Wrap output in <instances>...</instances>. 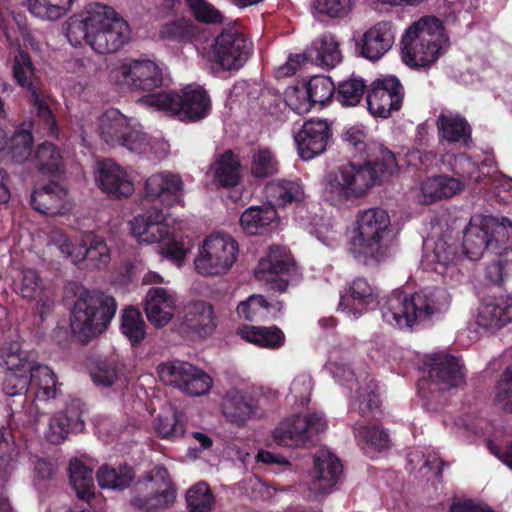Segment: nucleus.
Instances as JSON below:
<instances>
[{
    "mask_svg": "<svg viewBox=\"0 0 512 512\" xmlns=\"http://www.w3.org/2000/svg\"><path fill=\"white\" fill-rule=\"evenodd\" d=\"M341 140L351 157L325 177L323 196L333 206H346L363 198L373 186L388 181L400 167L395 154L370 140L362 127L345 129Z\"/></svg>",
    "mask_w": 512,
    "mask_h": 512,
    "instance_id": "nucleus-1",
    "label": "nucleus"
},
{
    "mask_svg": "<svg viewBox=\"0 0 512 512\" xmlns=\"http://www.w3.org/2000/svg\"><path fill=\"white\" fill-rule=\"evenodd\" d=\"M390 233L391 220L385 209L359 211L349 250L364 265H378L389 256Z\"/></svg>",
    "mask_w": 512,
    "mask_h": 512,
    "instance_id": "nucleus-2",
    "label": "nucleus"
},
{
    "mask_svg": "<svg viewBox=\"0 0 512 512\" xmlns=\"http://www.w3.org/2000/svg\"><path fill=\"white\" fill-rule=\"evenodd\" d=\"M10 68L14 82L26 91L32 107L37 112V122H32L30 126L34 128L38 125L43 134L56 136V119L46 101L41 73L35 67L29 52L18 48L10 60Z\"/></svg>",
    "mask_w": 512,
    "mask_h": 512,
    "instance_id": "nucleus-3",
    "label": "nucleus"
},
{
    "mask_svg": "<svg viewBox=\"0 0 512 512\" xmlns=\"http://www.w3.org/2000/svg\"><path fill=\"white\" fill-rule=\"evenodd\" d=\"M463 254L471 261L484 252L499 253L512 249V222L493 216L474 215L463 231Z\"/></svg>",
    "mask_w": 512,
    "mask_h": 512,
    "instance_id": "nucleus-4",
    "label": "nucleus"
},
{
    "mask_svg": "<svg viewBox=\"0 0 512 512\" xmlns=\"http://www.w3.org/2000/svg\"><path fill=\"white\" fill-rule=\"evenodd\" d=\"M116 309L112 296L84 289L71 311V329L83 341H89L107 329Z\"/></svg>",
    "mask_w": 512,
    "mask_h": 512,
    "instance_id": "nucleus-5",
    "label": "nucleus"
},
{
    "mask_svg": "<svg viewBox=\"0 0 512 512\" xmlns=\"http://www.w3.org/2000/svg\"><path fill=\"white\" fill-rule=\"evenodd\" d=\"M141 100L147 106L170 112L186 123L203 120L212 109L209 94L200 86L188 85L180 93L170 91L148 94Z\"/></svg>",
    "mask_w": 512,
    "mask_h": 512,
    "instance_id": "nucleus-6",
    "label": "nucleus"
},
{
    "mask_svg": "<svg viewBox=\"0 0 512 512\" xmlns=\"http://www.w3.org/2000/svg\"><path fill=\"white\" fill-rule=\"evenodd\" d=\"M238 242L229 234L217 233L207 236L199 247L194 260L195 270L203 276L226 274L238 258Z\"/></svg>",
    "mask_w": 512,
    "mask_h": 512,
    "instance_id": "nucleus-7",
    "label": "nucleus"
},
{
    "mask_svg": "<svg viewBox=\"0 0 512 512\" xmlns=\"http://www.w3.org/2000/svg\"><path fill=\"white\" fill-rule=\"evenodd\" d=\"M176 499V490L164 466L150 470L143 482L136 485V494L130 504L142 512H162L169 508Z\"/></svg>",
    "mask_w": 512,
    "mask_h": 512,
    "instance_id": "nucleus-8",
    "label": "nucleus"
},
{
    "mask_svg": "<svg viewBox=\"0 0 512 512\" xmlns=\"http://www.w3.org/2000/svg\"><path fill=\"white\" fill-rule=\"evenodd\" d=\"M99 133L111 147H125L136 153L145 152L149 140L147 134L136 130L130 120L117 109H109L99 119Z\"/></svg>",
    "mask_w": 512,
    "mask_h": 512,
    "instance_id": "nucleus-9",
    "label": "nucleus"
},
{
    "mask_svg": "<svg viewBox=\"0 0 512 512\" xmlns=\"http://www.w3.org/2000/svg\"><path fill=\"white\" fill-rule=\"evenodd\" d=\"M158 374L165 384L191 396L208 393L213 384L212 378L207 373L184 361L160 364Z\"/></svg>",
    "mask_w": 512,
    "mask_h": 512,
    "instance_id": "nucleus-10",
    "label": "nucleus"
},
{
    "mask_svg": "<svg viewBox=\"0 0 512 512\" xmlns=\"http://www.w3.org/2000/svg\"><path fill=\"white\" fill-rule=\"evenodd\" d=\"M183 196L184 183L181 176L165 171L152 174L146 179L141 204L164 210L179 204Z\"/></svg>",
    "mask_w": 512,
    "mask_h": 512,
    "instance_id": "nucleus-11",
    "label": "nucleus"
},
{
    "mask_svg": "<svg viewBox=\"0 0 512 512\" xmlns=\"http://www.w3.org/2000/svg\"><path fill=\"white\" fill-rule=\"evenodd\" d=\"M295 268L294 258L285 246L274 245L261 258L255 270V275L266 280L273 291L284 293L287 291L289 280L284 278Z\"/></svg>",
    "mask_w": 512,
    "mask_h": 512,
    "instance_id": "nucleus-12",
    "label": "nucleus"
},
{
    "mask_svg": "<svg viewBox=\"0 0 512 512\" xmlns=\"http://www.w3.org/2000/svg\"><path fill=\"white\" fill-rule=\"evenodd\" d=\"M403 96V86L397 77L375 79L367 89L368 110L373 116L388 118L392 111L400 109Z\"/></svg>",
    "mask_w": 512,
    "mask_h": 512,
    "instance_id": "nucleus-13",
    "label": "nucleus"
},
{
    "mask_svg": "<svg viewBox=\"0 0 512 512\" xmlns=\"http://www.w3.org/2000/svg\"><path fill=\"white\" fill-rule=\"evenodd\" d=\"M252 43L234 28L224 29L215 39L214 59L223 69L238 70L248 60Z\"/></svg>",
    "mask_w": 512,
    "mask_h": 512,
    "instance_id": "nucleus-14",
    "label": "nucleus"
},
{
    "mask_svg": "<svg viewBox=\"0 0 512 512\" xmlns=\"http://www.w3.org/2000/svg\"><path fill=\"white\" fill-rule=\"evenodd\" d=\"M128 23L112 8L106 5L105 19L96 26L92 38V49L99 54L118 51L128 41Z\"/></svg>",
    "mask_w": 512,
    "mask_h": 512,
    "instance_id": "nucleus-15",
    "label": "nucleus"
},
{
    "mask_svg": "<svg viewBox=\"0 0 512 512\" xmlns=\"http://www.w3.org/2000/svg\"><path fill=\"white\" fill-rule=\"evenodd\" d=\"M416 292L408 293L396 289L389 294L380 306L383 320L400 330L413 331L416 324Z\"/></svg>",
    "mask_w": 512,
    "mask_h": 512,
    "instance_id": "nucleus-16",
    "label": "nucleus"
},
{
    "mask_svg": "<svg viewBox=\"0 0 512 512\" xmlns=\"http://www.w3.org/2000/svg\"><path fill=\"white\" fill-rule=\"evenodd\" d=\"M448 41L443 22L435 16L418 19V42H420V58L418 69L427 68L436 63L443 53V45Z\"/></svg>",
    "mask_w": 512,
    "mask_h": 512,
    "instance_id": "nucleus-17",
    "label": "nucleus"
},
{
    "mask_svg": "<svg viewBox=\"0 0 512 512\" xmlns=\"http://www.w3.org/2000/svg\"><path fill=\"white\" fill-rule=\"evenodd\" d=\"M221 411L227 422L238 427L245 426L250 419L264 416L258 399L249 392L237 388L226 391L221 401Z\"/></svg>",
    "mask_w": 512,
    "mask_h": 512,
    "instance_id": "nucleus-18",
    "label": "nucleus"
},
{
    "mask_svg": "<svg viewBox=\"0 0 512 512\" xmlns=\"http://www.w3.org/2000/svg\"><path fill=\"white\" fill-rule=\"evenodd\" d=\"M332 138V129L327 120L311 118L304 122L295 135L298 154L303 160H311L322 154Z\"/></svg>",
    "mask_w": 512,
    "mask_h": 512,
    "instance_id": "nucleus-19",
    "label": "nucleus"
},
{
    "mask_svg": "<svg viewBox=\"0 0 512 512\" xmlns=\"http://www.w3.org/2000/svg\"><path fill=\"white\" fill-rule=\"evenodd\" d=\"M106 5L101 3L89 4L84 11L74 14L66 22V36L69 43L78 47L87 43L92 47V38L96 26L105 19Z\"/></svg>",
    "mask_w": 512,
    "mask_h": 512,
    "instance_id": "nucleus-20",
    "label": "nucleus"
},
{
    "mask_svg": "<svg viewBox=\"0 0 512 512\" xmlns=\"http://www.w3.org/2000/svg\"><path fill=\"white\" fill-rule=\"evenodd\" d=\"M343 476V464L340 459L328 451H320L314 456L310 491L316 496L332 492Z\"/></svg>",
    "mask_w": 512,
    "mask_h": 512,
    "instance_id": "nucleus-21",
    "label": "nucleus"
},
{
    "mask_svg": "<svg viewBox=\"0 0 512 512\" xmlns=\"http://www.w3.org/2000/svg\"><path fill=\"white\" fill-rule=\"evenodd\" d=\"M429 378L441 389L459 388L466 383V371L460 360L451 354H435L425 363Z\"/></svg>",
    "mask_w": 512,
    "mask_h": 512,
    "instance_id": "nucleus-22",
    "label": "nucleus"
},
{
    "mask_svg": "<svg viewBox=\"0 0 512 512\" xmlns=\"http://www.w3.org/2000/svg\"><path fill=\"white\" fill-rule=\"evenodd\" d=\"M394 40L395 30L392 22L380 21L363 33L356 44V51L369 61H377L391 49Z\"/></svg>",
    "mask_w": 512,
    "mask_h": 512,
    "instance_id": "nucleus-23",
    "label": "nucleus"
},
{
    "mask_svg": "<svg viewBox=\"0 0 512 512\" xmlns=\"http://www.w3.org/2000/svg\"><path fill=\"white\" fill-rule=\"evenodd\" d=\"M123 82L132 90L152 91L163 84L159 66L151 60H131L119 67Z\"/></svg>",
    "mask_w": 512,
    "mask_h": 512,
    "instance_id": "nucleus-24",
    "label": "nucleus"
},
{
    "mask_svg": "<svg viewBox=\"0 0 512 512\" xmlns=\"http://www.w3.org/2000/svg\"><path fill=\"white\" fill-rule=\"evenodd\" d=\"M132 234L140 242L162 243L172 236V228L166 222V216L159 207H151L145 213L134 217L130 222Z\"/></svg>",
    "mask_w": 512,
    "mask_h": 512,
    "instance_id": "nucleus-25",
    "label": "nucleus"
},
{
    "mask_svg": "<svg viewBox=\"0 0 512 512\" xmlns=\"http://www.w3.org/2000/svg\"><path fill=\"white\" fill-rule=\"evenodd\" d=\"M450 298L443 287L425 288L418 292V329H427L443 319Z\"/></svg>",
    "mask_w": 512,
    "mask_h": 512,
    "instance_id": "nucleus-26",
    "label": "nucleus"
},
{
    "mask_svg": "<svg viewBox=\"0 0 512 512\" xmlns=\"http://www.w3.org/2000/svg\"><path fill=\"white\" fill-rule=\"evenodd\" d=\"M83 403L73 399L63 411L56 413L49 421L47 440L52 444L62 443L69 433L81 432L85 423L82 419Z\"/></svg>",
    "mask_w": 512,
    "mask_h": 512,
    "instance_id": "nucleus-27",
    "label": "nucleus"
},
{
    "mask_svg": "<svg viewBox=\"0 0 512 512\" xmlns=\"http://www.w3.org/2000/svg\"><path fill=\"white\" fill-rule=\"evenodd\" d=\"M378 297L377 290L368 283L367 279L357 277L341 295L339 306L346 313L358 318L379 304Z\"/></svg>",
    "mask_w": 512,
    "mask_h": 512,
    "instance_id": "nucleus-28",
    "label": "nucleus"
},
{
    "mask_svg": "<svg viewBox=\"0 0 512 512\" xmlns=\"http://www.w3.org/2000/svg\"><path fill=\"white\" fill-rule=\"evenodd\" d=\"M97 181L103 192L115 197H128L134 191L127 173L114 160L105 159L98 164Z\"/></svg>",
    "mask_w": 512,
    "mask_h": 512,
    "instance_id": "nucleus-29",
    "label": "nucleus"
},
{
    "mask_svg": "<svg viewBox=\"0 0 512 512\" xmlns=\"http://www.w3.org/2000/svg\"><path fill=\"white\" fill-rule=\"evenodd\" d=\"M512 322V295L485 299L479 309L477 323L485 328H502Z\"/></svg>",
    "mask_w": 512,
    "mask_h": 512,
    "instance_id": "nucleus-30",
    "label": "nucleus"
},
{
    "mask_svg": "<svg viewBox=\"0 0 512 512\" xmlns=\"http://www.w3.org/2000/svg\"><path fill=\"white\" fill-rule=\"evenodd\" d=\"M183 324L200 337L211 335L216 328L213 306L203 300L189 303L184 310Z\"/></svg>",
    "mask_w": 512,
    "mask_h": 512,
    "instance_id": "nucleus-31",
    "label": "nucleus"
},
{
    "mask_svg": "<svg viewBox=\"0 0 512 512\" xmlns=\"http://www.w3.org/2000/svg\"><path fill=\"white\" fill-rule=\"evenodd\" d=\"M175 301L162 287H152L145 298V312L148 320L157 327L165 326L173 316Z\"/></svg>",
    "mask_w": 512,
    "mask_h": 512,
    "instance_id": "nucleus-32",
    "label": "nucleus"
},
{
    "mask_svg": "<svg viewBox=\"0 0 512 512\" xmlns=\"http://www.w3.org/2000/svg\"><path fill=\"white\" fill-rule=\"evenodd\" d=\"M278 225V214L273 206H251L240 216V226L250 235H263Z\"/></svg>",
    "mask_w": 512,
    "mask_h": 512,
    "instance_id": "nucleus-33",
    "label": "nucleus"
},
{
    "mask_svg": "<svg viewBox=\"0 0 512 512\" xmlns=\"http://www.w3.org/2000/svg\"><path fill=\"white\" fill-rule=\"evenodd\" d=\"M464 189L461 180L448 175H433L421 182L420 190L427 204L448 199Z\"/></svg>",
    "mask_w": 512,
    "mask_h": 512,
    "instance_id": "nucleus-34",
    "label": "nucleus"
},
{
    "mask_svg": "<svg viewBox=\"0 0 512 512\" xmlns=\"http://www.w3.org/2000/svg\"><path fill=\"white\" fill-rule=\"evenodd\" d=\"M66 194V190L59 183L51 181L33 190L31 206L42 214L56 215L63 208Z\"/></svg>",
    "mask_w": 512,
    "mask_h": 512,
    "instance_id": "nucleus-35",
    "label": "nucleus"
},
{
    "mask_svg": "<svg viewBox=\"0 0 512 512\" xmlns=\"http://www.w3.org/2000/svg\"><path fill=\"white\" fill-rule=\"evenodd\" d=\"M110 261L106 242L97 236L88 237L79 244L76 265L86 269H101Z\"/></svg>",
    "mask_w": 512,
    "mask_h": 512,
    "instance_id": "nucleus-36",
    "label": "nucleus"
},
{
    "mask_svg": "<svg viewBox=\"0 0 512 512\" xmlns=\"http://www.w3.org/2000/svg\"><path fill=\"white\" fill-rule=\"evenodd\" d=\"M34 360L31 352L22 349L18 335L0 343V366L8 371H27Z\"/></svg>",
    "mask_w": 512,
    "mask_h": 512,
    "instance_id": "nucleus-37",
    "label": "nucleus"
},
{
    "mask_svg": "<svg viewBox=\"0 0 512 512\" xmlns=\"http://www.w3.org/2000/svg\"><path fill=\"white\" fill-rule=\"evenodd\" d=\"M238 334L245 341L267 349H279L285 344V334L276 325L253 326L245 325L238 330Z\"/></svg>",
    "mask_w": 512,
    "mask_h": 512,
    "instance_id": "nucleus-38",
    "label": "nucleus"
},
{
    "mask_svg": "<svg viewBox=\"0 0 512 512\" xmlns=\"http://www.w3.org/2000/svg\"><path fill=\"white\" fill-rule=\"evenodd\" d=\"M494 162L486 158L481 164L473 160L466 153L454 155L453 162L449 161L451 171L462 181L463 185L470 183H480L488 173L483 171L484 167H491Z\"/></svg>",
    "mask_w": 512,
    "mask_h": 512,
    "instance_id": "nucleus-39",
    "label": "nucleus"
},
{
    "mask_svg": "<svg viewBox=\"0 0 512 512\" xmlns=\"http://www.w3.org/2000/svg\"><path fill=\"white\" fill-rule=\"evenodd\" d=\"M436 125L441 141L467 145L471 140V127L463 117L441 113L437 118Z\"/></svg>",
    "mask_w": 512,
    "mask_h": 512,
    "instance_id": "nucleus-40",
    "label": "nucleus"
},
{
    "mask_svg": "<svg viewBox=\"0 0 512 512\" xmlns=\"http://www.w3.org/2000/svg\"><path fill=\"white\" fill-rule=\"evenodd\" d=\"M69 481L78 499L88 502L94 497L93 470L77 458L69 463Z\"/></svg>",
    "mask_w": 512,
    "mask_h": 512,
    "instance_id": "nucleus-41",
    "label": "nucleus"
},
{
    "mask_svg": "<svg viewBox=\"0 0 512 512\" xmlns=\"http://www.w3.org/2000/svg\"><path fill=\"white\" fill-rule=\"evenodd\" d=\"M27 371L30 373L31 385L37 387L36 401H48L56 397L57 376L50 367L34 360Z\"/></svg>",
    "mask_w": 512,
    "mask_h": 512,
    "instance_id": "nucleus-42",
    "label": "nucleus"
},
{
    "mask_svg": "<svg viewBox=\"0 0 512 512\" xmlns=\"http://www.w3.org/2000/svg\"><path fill=\"white\" fill-rule=\"evenodd\" d=\"M339 45L336 36L331 33L319 36L311 50L315 62L326 68H334L342 60Z\"/></svg>",
    "mask_w": 512,
    "mask_h": 512,
    "instance_id": "nucleus-43",
    "label": "nucleus"
},
{
    "mask_svg": "<svg viewBox=\"0 0 512 512\" xmlns=\"http://www.w3.org/2000/svg\"><path fill=\"white\" fill-rule=\"evenodd\" d=\"M270 206L285 207L293 202L301 201L303 191L299 183L295 181H278L270 183L265 188Z\"/></svg>",
    "mask_w": 512,
    "mask_h": 512,
    "instance_id": "nucleus-44",
    "label": "nucleus"
},
{
    "mask_svg": "<svg viewBox=\"0 0 512 512\" xmlns=\"http://www.w3.org/2000/svg\"><path fill=\"white\" fill-rule=\"evenodd\" d=\"M146 329L147 325L137 308L130 306L123 310L120 331L131 346L135 347L143 342L147 334Z\"/></svg>",
    "mask_w": 512,
    "mask_h": 512,
    "instance_id": "nucleus-45",
    "label": "nucleus"
},
{
    "mask_svg": "<svg viewBox=\"0 0 512 512\" xmlns=\"http://www.w3.org/2000/svg\"><path fill=\"white\" fill-rule=\"evenodd\" d=\"M18 455V447L10 430L0 429V486L10 478Z\"/></svg>",
    "mask_w": 512,
    "mask_h": 512,
    "instance_id": "nucleus-46",
    "label": "nucleus"
},
{
    "mask_svg": "<svg viewBox=\"0 0 512 512\" xmlns=\"http://www.w3.org/2000/svg\"><path fill=\"white\" fill-rule=\"evenodd\" d=\"M31 160L35 168L43 174H55L62 166L59 148L51 142H43L37 146Z\"/></svg>",
    "mask_w": 512,
    "mask_h": 512,
    "instance_id": "nucleus-47",
    "label": "nucleus"
},
{
    "mask_svg": "<svg viewBox=\"0 0 512 512\" xmlns=\"http://www.w3.org/2000/svg\"><path fill=\"white\" fill-rule=\"evenodd\" d=\"M493 254L495 257L485 268V279L494 286L502 287L512 276V248Z\"/></svg>",
    "mask_w": 512,
    "mask_h": 512,
    "instance_id": "nucleus-48",
    "label": "nucleus"
},
{
    "mask_svg": "<svg viewBox=\"0 0 512 512\" xmlns=\"http://www.w3.org/2000/svg\"><path fill=\"white\" fill-rule=\"evenodd\" d=\"M298 424L297 416L282 421L273 431L275 443L285 447L308 446L307 436Z\"/></svg>",
    "mask_w": 512,
    "mask_h": 512,
    "instance_id": "nucleus-49",
    "label": "nucleus"
},
{
    "mask_svg": "<svg viewBox=\"0 0 512 512\" xmlns=\"http://www.w3.org/2000/svg\"><path fill=\"white\" fill-rule=\"evenodd\" d=\"M133 479L134 470L126 464L120 465L117 469L103 465L97 471V480L101 488L123 490Z\"/></svg>",
    "mask_w": 512,
    "mask_h": 512,
    "instance_id": "nucleus-50",
    "label": "nucleus"
},
{
    "mask_svg": "<svg viewBox=\"0 0 512 512\" xmlns=\"http://www.w3.org/2000/svg\"><path fill=\"white\" fill-rule=\"evenodd\" d=\"M240 161L232 150H226L218 159L215 180L222 187H234L240 181Z\"/></svg>",
    "mask_w": 512,
    "mask_h": 512,
    "instance_id": "nucleus-51",
    "label": "nucleus"
},
{
    "mask_svg": "<svg viewBox=\"0 0 512 512\" xmlns=\"http://www.w3.org/2000/svg\"><path fill=\"white\" fill-rule=\"evenodd\" d=\"M74 0H29L28 10L43 20H58L72 7Z\"/></svg>",
    "mask_w": 512,
    "mask_h": 512,
    "instance_id": "nucleus-52",
    "label": "nucleus"
},
{
    "mask_svg": "<svg viewBox=\"0 0 512 512\" xmlns=\"http://www.w3.org/2000/svg\"><path fill=\"white\" fill-rule=\"evenodd\" d=\"M123 365L113 359H99L90 369L92 381L97 386L110 387L123 376Z\"/></svg>",
    "mask_w": 512,
    "mask_h": 512,
    "instance_id": "nucleus-53",
    "label": "nucleus"
},
{
    "mask_svg": "<svg viewBox=\"0 0 512 512\" xmlns=\"http://www.w3.org/2000/svg\"><path fill=\"white\" fill-rule=\"evenodd\" d=\"M159 35L171 42H190L198 35V28L190 19L180 18L163 24Z\"/></svg>",
    "mask_w": 512,
    "mask_h": 512,
    "instance_id": "nucleus-54",
    "label": "nucleus"
},
{
    "mask_svg": "<svg viewBox=\"0 0 512 512\" xmlns=\"http://www.w3.org/2000/svg\"><path fill=\"white\" fill-rule=\"evenodd\" d=\"M189 512H211L215 505L214 494L206 482H198L186 492Z\"/></svg>",
    "mask_w": 512,
    "mask_h": 512,
    "instance_id": "nucleus-55",
    "label": "nucleus"
},
{
    "mask_svg": "<svg viewBox=\"0 0 512 512\" xmlns=\"http://www.w3.org/2000/svg\"><path fill=\"white\" fill-rule=\"evenodd\" d=\"M274 309L275 306L263 295L254 294L238 304L237 313L240 317L253 322L267 318Z\"/></svg>",
    "mask_w": 512,
    "mask_h": 512,
    "instance_id": "nucleus-56",
    "label": "nucleus"
},
{
    "mask_svg": "<svg viewBox=\"0 0 512 512\" xmlns=\"http://www.w3.org/2000/svg\"><path fill=\"white\" fill-rule=\"evenodd\" d=\"M304 89L313 106L315 104L325 105L335 96L336 92L331 78L321 75L310 78Z\"/></svg>",
    "mask_w": 512,
    "mask_h": 512,
    "instance_id": "nucleus-57",
    "label": "nucleus"
},
{
    "mask_svg": "<svg viewBox=\"0 0 512 512\" xmlns=\"http://www.w3.org/2000/svg\"><path fill=\"white\" fill-rule=\"evenodd\" d=\"M353 429L355 437L359 443H364L376 451H382L389 448V436L381 426H367L356 423Z\"/></svg>",
    "mask_w": 512,
    "mask_h": 512,
    "instance_id": "nucleus-58",
    "label": "nucleus"
},
{
    "mask_svg": "<svg viewBox=\"0 0 512 512\" xmlns=\"http://www.w3.org/2000/svg\"><path fill=\"white\" fill-rule=\"evenodd\" d=\"M367 89L363 79L350 78L338 84L335 98L342 106L353 107L361 102Z\"/></svg>",
    "mask_w": 512,
    "mask_h": 512,
    "instance_id": "nucleus-59",
    "label": "nucleus"
},
{
    "mask_svg": "<svg viewBox=\"0 0 512 512\" xmlns=\"http://www.w3.org/2000/svg\"><path fill=\"white\" fill-rule=\"evenodd\" d=\"M279 162L269 148H259L254 152L251 163V174L263 180L278 173Z\"/></svg>",
    "mask_w": 512,
    "mask_h": 512,
    "instance_id": "nucleus-60",
    "label": "nucleus"
},
{
    "mask_svg": "<svg viewBox=\"0 0 512 512\" xmlns=\"http://www.w3.org/2000/svg\"><path fill=\"white\" fill-rule=\"evenodd\" d=\"M33 136L31 130L20 128L16 130L8 141L12 160L16 163H23L32 155Z\"/></svg>",
    "mask_w": 512,
    "mask_h": 512,
    "instance_id": "nucleus-61",
    "label": "nucleus"
},
{
    "mask_svg": "<svg viewBox=\"0 0 512 512\" xmlns=\"http://www.w3.org/2000/svg\"><path fill=\"white\" fill-rule=\"evenodd\" d=\"M356 0H315L313 7L319 14L332 19H343L353 10Z\"/></svg>",
    "mask_w": 512,
    "mask_h": 512,
    "instance_id": "nucleus-62",
    "label": "nucleus"
},
{
    "mask_svg": "<svg viewBox=\"0 0 512 512\" xmlns=\"http://www.w3.org/2000/svg\"><path fill=\"white\" fill-rule=\"evenodd\" d=\"M194 18L201 23L216 24L223 22V15L206 0H184Z\"/></svg>",
    "mask_w": 512,
    "mask_h": 512,
    "instance_id": "nucleus-63",
    "label": "nucleus"
},
{
    "mask_svg": "<svg viewBox=\"0 0 512 512\" xmlns=\"http://www.w3.org/2000/svg\"><path fill=\"white\" fill-rule=\"evenodd\" d=\"M298 417V427L302 428L303 432L307 436V444L314 445L316 443L317 436L327 428V421L322 413L313 412L308 413L305 416Z\"/></svg>",
    "mask_w": 512,
    "mask_h": 512,
    "instance_id": "nucleus-64",
    "label": "nucleus"
}]
</instances>
